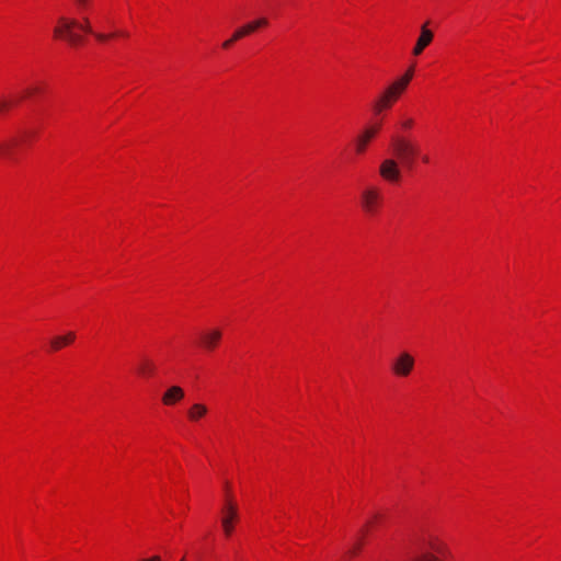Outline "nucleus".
Masks as SVG:
<instances>
[{"label":"nucleus","instance_id":"4468645a","mask_svg":"<svg viewBox=\"0 0 561 561\" xmlns=\"http://www.w3.org/2000/svg\"><path fill=\"white\" fill-rule=\"evenodd\" d=\"M207 407L202 403H194L187 411V416L191 421L197 422L207 414Z\"/></svg>","mask_w":561,"mask_h":561},{"label":"nucleus","instance_id":"f8f14e48","mask_svg":"<svg viewBox=\"0 0 561 561\" xmlns=\"http://www.w3.org/2000/svg\"><path fill=\"white\" fill-rule=\"evenodd\" d=\"M184 398V390L179 386H171L162 396V403L173 405Z\"/></svg>","mask_w":561,"mask_h":561},{"label":"nucleus","instance_id":"b1692460","mask_svg":"<svg viewBox=\"0 0 561 561\" xmlns=\"http://www.w3.org/2000/svg\"><path fill=\"white\" fill-rule=\"evenodd\" d=\"M414 125V119L411 117L403 118L401 122V127L403 129H411Z\"/></svg>","mask_w":561,"mask_h":561},{"label":"nucleus","instance_id":"5701e85b","mask_svg":"<svg viewBox=\"0 0 561 561\" xmlns=\"http://www.w3.org/2000/svg\"><path fill=\"white\" fill-rule=\"evenodd\" d=\"M268 24V21L266 18H260L252 22H250V25L253 27V31H256L260 27L266 26Z\"/></svg>","mask_w":561,"mask_h":561},{"label":"nucleus","instance_id":"39448f33","mask_svg":"<svg viewBox=\"0 0 561 561\" xmlns=\"http://www.w3.org/2000/svg\"><path fill=\"white\" fill-rule=\"evenodd\" d=\"M400 163L398 159H385L379 167L380 176L388 182H398L401 178Z\"/></svg>","mask_w":561,"mask_h":561},{"label":"nucleus","instance_id":"f03ea898","mask_svg":"<svg viewBox=\"0 0 561 561\" xmlns=\"http://www.w3.org/2000/svg\"><path fill=\"white\" fill-rule=\"evenodd\" d=\"M404 91V81H393L380 93V95L374 102V113L380 114L382 111L390 108Z\"/></svg>","mask_w":561,"mask_h":561},{"label":"nucleus","instance_id":"0eeeda50","mask_svg":"<svg viewBox=\"0 0 561 561\" xmlns=\"http://www.w3.org/2000/svg\"><path fill=\"white\" fill-rule=\"evenodd\" d=\"M414 367V358L407 352H402L392 363V371L398 377H407Z\"/></svg>","mask_w":561,"mask_h":561},{"label":"nucleus","instance_id":"393cba45","mask_svg":"<svg viewBox=\"0 0 561 561\" xmlns=\"http://www.w3.org/2000/svg\"><path fill=\"white\" fill-rule=\"evenodd\" d=\"M10 105H11V102H9L7 100H1L0 101V112L5 111Z\"/></svg>","mask_w":561,"mask_h":561},{"label":"nucleus","instance_id":"aec40b11","mask_svg":"<svg viewBox=\"0 0 561 561\" xmlns=\"http://www.w3.org/2000/svg\"><path fill=\"white\" fill-rule=\"evenodd\" d=\"M99 42H106L108 38L113 37V36H116V35H122V36H127L128 34L125 33V32H118V33H113V34H104V33H96L94 32V34H92Z\"/></svg>","mask_w":561,"mask_h":561},{"label":"nucleus","instance_id":"6e6552de","mask_svg":"<svg viewBox=\"0 0 561 561\" xmlns=\"http://www.w3.org/2000/svg\"><path fill=\"white\" fill-rule=\"evenodd\" d=\"M76 25H78V20L60 16L58 19V25L54 28L55 37L66 39Z\"/></svg>","mask_w":561,"mask_h":561},{"label":"nucleus","instance_id":"4be33fe9","mask_svg":"<svg viewBox=\"0 0 561 561\" xmlns=\"http://www.w3.org/2000/svg\"><path fill=\"white\" fill-rule=\"evenodd\" d=\"M412 77H413V68L411 67L401 78L397 79L396 82L404 81V90H405L408 88Z\"/></svg>","mask_w":561,"mask_h":561},{"label":"nucleus","instance_id":"a878e982","mask_svg":"<svg viewBox=\"0 0 561 561\" xmlns=\"http://www.w3.org/2000/svg\"><path fill=\"white\" fill-rule=\"evenodd\" d=\"M236 41H237V39H233V35H232V36H231V38H229V39H227V41H225V42L222 43V47L227 49V48H229V47H230V46H231Z\"/></svg>","mask_w":561,"mask_h":561},{"label":"nucleus","instance_id":"c85d7f7f","mask_svg":"<svg viewBox=\"0 0 561 561\" xmlns=\"http://www.w3.org/2000/svg\"><path fill=\"white\" fill-rule=\"evenodd\" d=\"M422 160H423V162H425V163H428V161H430V159H428V157H427V156H424V157L422 158Z\"/></svg>","mask_w":561,"mask_h":561},{"label":"nucleus","instance_id":"a211bd4d","mask_svg":"<svg viewBox=\"0 0 561 561\" xmlns=\"http://www.w3.org/2000/svg\"><path fill=\"white\" fill-rule=\"evenodd\" d=\"M253 31V27L250 25V23H247L245 25L241 26L233 33V39H240L249 34H251Z\"/></svg>","mask_w":561,"mask_h":561},{"label":"nucleus","instance_id":"dca6fc26","mask_svg":"<svg viewBox=\"0 0 561 561\" xmlns=\"http://www.w3.org/2000/svg\"><path fill=\"white\" fill-rule=\"evenodd\" d=\"M18 144V139L0 141V157L5 158L11 153L12 148Z\"/></svg>","mask_w":561,"mask_h":561},{"label":"nucleus","instance_id":"f257e3e1","mask_svg":"<svg viewBox=\"0 0 561 561\" xmlns=\"http://www.w3.org/2000/svg\"><path fill=\"white\" fill-rule=\"evenodd\" d=\"M391 148L394 157L402 163V165L411 169L414 159L417 156L419 149L415 144L410 139L402 136H393L391 139Z\"/></svg>","mask_w":561,"mask_h":561},{"label":"nucleus","instance_id":"cd10ccee","mask_svg":"<svg viewBox=\"0 0 561 561\" xmlns=\"http://www.w3.org/2000/svg\"><path fill=\"white\" fill-rule=\"evenodd\" d=\"M37 92V89L36 88H28L26 91H25V94L26 95H31L32 93H35Z\"/></svg>","mask_w":561,"mask_h":561},{"label":"nucleus","instance_id":"bb28decb","mask_svg":"<svg viewBox=\"0 0 561 561\" xmlns=\"http://www.w3.org/2000/svg\"><path fill=\"white\" fill-rule=\"evenodd\" d=\"M140 561H161V558L159 556H153L149 559H142Z\"/></svg>","mask_w":561,"mask_h":561},{"label":"nucleus","instance_id":"9b49d317","mask_svg":"<svg viewBox=\"0 0 561 561\" xmlns=\"http://www.w3.org/2000/svg\"><path fill=\"white\" fill-rule=\"evenodd\" d=\"M433 37L434 34L431 30L427 28V24L422 25L421 34L412 51L413 55L419 56L431 44Z\"/></svg>","mask_w":561,"mask_h":561},{"label":"nucleus","instance_id":"c756f323","mask_svg":"<svg viewBox=\"0 0 561 561\" xmlns=\"http://www.w3.org/2000/svg\"><path fill=\"white\" fill-rule=\"evenodd\" d=\"M180 561H187L185 557H183Z\"/></svg>","mask_w":561,"mask_h":561},{"label":"nucleus","instance_id":"6ab92c4d","mask_svg":"<svg viewBox=\"0 0 561 561\" xmlns=\"http://www.w3.org/2000/svg\"><path fill=\"white\" fill-rule=\"evenodd\" d=\"M75 8L79 11V12H84L87 10H89L92 5V0H71Z\"/></svg>","mask_w":561,"mask_h":561},{"label":"nucleus","instance_id":"7ed1b4c3","mask_svg":"<svg viewBox=\"0 0 561 561\" xmlns=\"http://www.w3.org/2000/svg\"><path fill=\"white\" fill-rule=\"evenodd\" d=\"M382 195L377 186H367L360 193V207L367 215L374 216L381 206Z\"/></svg>","mask_w":561,"mask_h":561},{"label":"nucleus","instance_id":"1a4fd4ad","mask_svg":"<svg viewBox=\"0 0 561 561\" xmlns=\"http://www.w3.org/2000/svg\"><path fill=\"white\" fill-rule=\"evenodd\" d=\"M76 25H78V20L60 16L58 19V25L54 28L55 37L66 39Z\"/></svg>","mask_w":561,"mask_h":561},{"label":"nucleus","instance_id":"ddd939ff","mask_svg":"<svg viewBox=\"0 0 561 561\" xmlns=\"http://www.w3.org/2000/svg\"><path fill=\"white\" fill-rule=\"evenodd\" d=\"M76 339V334L73 332H68L65 335H59L54 337L50 341V347L53 351H58L61 347L71 344Z\"/></svg>","mask_w":561,"mask_h":561},{"label":"nucleus","instance_id":"f3484780","mask_svg":"<svg viewBox=\"0 0 561 561\" xmlns=\"http://www.w3.org/2000/svg\"><path fill=\"white\" fill-rule=\"evenodd\" d=\"M75 27L81 30L84 33H88L91 35L94 34V31L91 26V23H90V20L88 16H82V20L78 21V25H76Z\"/></svg>","mask_w":561,"mask_h":561},{"label":"nucleus","instance_id":"20e7f679","mask_svg":"<svg viewBox=\"0 0 561 561\" xmlns=\"http://www.w3.org/2000/svg\"><path fill=\"white\" fill-rule=\"evenodd\" d=\"M221 526L226 536H230L233 531V523L238 519V506L231 500L227 499L225 506L221 510Z\"/></svg>","mask_w":561,"mask_h":561},{"label":"nucleus","instance_id":"9d476101","mask_svg":"<svg viewBox=\"0 0 561 561\" xmlns=\"http://www.w3.org/2000/svg\"><path fill=\"white\" fill-rule=\"evenodd\" d=\"M221 339L219 329H210L201 334V345L207 351H213Z\"/></svg>","mask_w":561,"mask_h":561},{"label":"nucleus","instance_id":"412c9836","mask_svg":"<svg viewBox=\"0 0 561 561\" xmlns=\"http://www.w3.org/2000/svg\"><path fill=\"white\" fill-rule=\"evenodd\" d=\"M66 41L70 44V45H79L82 43L83 38L81 35H79L78 33H75L73 31L68 34Z\"/></svg>","mask_w":561,"mask_h":561},{"label":"nucleus","instance_id":"2eb2a0df","mask_svg":"<svg viewBox=\"0 0 561 561\" xmlns=\"http://www.w3.org/2000/svg\"><path fill=\"white\" fill-rule=\"evenodd\" d=\"M137 371L141 376L150 377L156 373V365L152 360L142 358L137 366Z\"/></svg>","mask_w":561,"mask_h":561},{"label":"nucleus","instance_id":"423d86ee","mask_svg":"<svg viewBox=\"0 0 561 561\" xmlns=\"http://www.w3.org/2000/svg\"><path fill=\"white\" fill-rule=\"evenodd\" d=\"M381 128V123L367 126L355 139V151L362 154L366 151L369 142L377 136Z\"/></svg>","mask_w":561,"mask_h":561}]
</instances>
